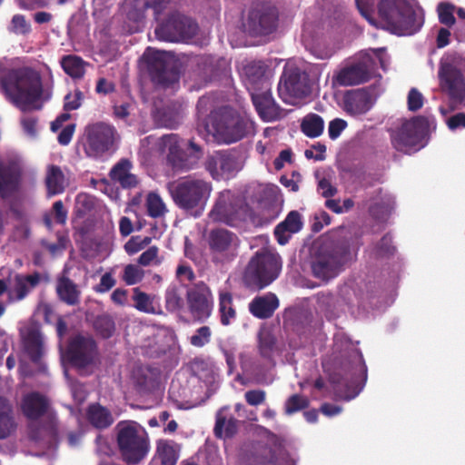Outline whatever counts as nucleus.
<instances>
[{
    "instance_id": "nucleus-24",
    "label": "nucleus",
    "mask_w": 465,
    "mask_h": 465,
    "mask_svg": "<svg viewBox=\"0 0 465 465\" xmlns=\"http://www.w3.org/2000/svg\"><path fill=\"white\" fill-rule=\"evenodd\" d=\"M133 381L136 390L141 393L154 391L160 384V371L151 366H136L133 371Z\"/></svg>"
},
{
    "instance_id": "nucleus-60",
    "label": "nucleus",
    "mask_w": 465,
    "mask_h": 465,
    "mask_svg": "<svg viewBox=\"0 0 465 465\" xmlns=\"http://www.w3.org/2000/svg\"><path fill=\"white\" fill-rule=\"evenodd\" d=\"M342 409H309L303 412V415L308 422L313 423L317 420L318 411L327 417H332L341 413Z\"/></svg>"
},
{
    "instance_id": "nucleus-6",
    "label": "nucleus",
    "mask_w": 465,
    "mask_h": 465,
    "mask_svg": "<svg viewBox=\"0 0 465 465\" xmlns=\"http://www.w3.org/2000/svg\"><path fill=\"white\" fill-rule=\"evenodd\" d=\"M435 124L433 116L418 115L405 121L400 128L391 134L393 148L398 152L411 154L426 144L431 125Z\"/></svg>"
},
{
    "instance_id": "nucleus-26",
    "label": "nucleus",
    "mask_w": 465,
    "mask_h": 465,
    "mask_svg": "<svg viewBox=\"0 0 465 465\" xmlns=\"http://www.w3.org/2000/svg\"><path fill=\"white\" fill-rule=\"evenodd\" d=\"M344 110L351 115H361L366 114L372 107L371 94L365 89H356L345 94Z\"/></svg>"
},
{
    "instance_id": "nucleus-56",
    "label": "nucleus",
    "mask_w": 465,
    "mask_h": 465,
    "mask_svg": "<svg viewBox=\"0 0 465 465\" xmlns=\"http://www.w3.org/2000/svg\"><path fill=\"white\" fill-rule=\"evenodd\" d=\"M395 247L392 245V237L386 233L376 244L375 255L377 257H389L393 255Z\"/></svg>"
},
{
    "instance_id": "nucleus-53",
    "label": "nucleus",
    "mask_w": 465,
    "mask_h": 465,
    "mask_svg": "<svg viewBox=\"0 0 465 465\" xmlns=\"http://www.w3.org/2000/svg\"><path fill=\"white\" fill-rule=\"evenodd\" d=\"M20 407H49L48 399L38 391L24 395Z\"/></svg>"
},
{
    "instance_id": "nucleus-51",
    "label": "nucleus",
    "mask_w": 465,
    "mask_h": 465,
    "mask_svg": "<svg viewBox=\"0 0 465 465\" xmlns=\"http://www.w3.org/2000/svg\"><path fill=\"white\" fill-rule=\"evenodd\" d=\"M132 167L133 164L131 161L123 158L111 169L109 173L110 178L113 181L119 183L124 176L131 173L130 171Z\"/></svg>"
},
{
    "instance_id": "nucleus-11",
    "label": "nucleus",
    "mask_w": 465,
    "mask_h": 465,
    "mask_svg": "<svg viewBox=\"0 0 465 465\" xmlns=\"http://www.w3.org/2000/svg\"><path fill=\"white\" fill-rule=\"evenodd\" d=\"M27 420L28 438L35 443L50 445L58 435L54 409H22Z\"/></svg>"
},
{
    "instance_id": "nucleus-63",
    "label": "nucleus",
    "mask_w": 465,
    "mask_h": 465,
    "mask_svg": "<svg viewBox=\"0 0 465 465\" xmlns=\"http://www.w3.org/2000/svg\"><path fill=\"white\" fill-rule=\"evenodd\" d=\"M21 125L24 132L31 137L36 135L38 118L36 116L25 115L21 118Z\"/></svg>"
},
{
    "instance_id": "nucleus-35",
    "label": "nucleus",
    "mask_w": 465,
    "mask_h": 465,
    "mask_svg": "<svg viewBox=\"0 0 465 465\" xmlns=\"http://www.w3.org/2000/svg\"><path fill=\"white\" fill-rule=\"evenodd\" d=\"M84 416L94 428L104 430L111 426L114 420L109 409H85Z\"/></svg>"
},
{
    "instance_id": "nucleus-58",
    "label": "nucleus",
    "mask_w": 465,
    "mask_h": 465,
    "mask_svg": "<svg viewBox=\"0 0 465 465\" xmlns=\"http://www.w3.org/2000/svg\"><path fill=\"white\" fill-rule=\"evenodd\" d=\"M151 242L150 237L141 238L139 236L132 237L124 245V250L128 254H134Z\"/></svg>"
},
{
    "instance_id": "nucleus-44",
    "label": "nucleus",
    "mask_w": 465,
    "mask_h": 465,
    "mask_svg": "<svg viewBox=\"0 0 465 465\" xmlns=\"http://www.w3.org/2000/svg\"><path fill=\"white\" fill-rule=\"evenodd\" d=\"M187 370L193 376L203 379L212 374L213 366L208 360L203 357H195L187 363Z\"/></svg>"
},
{
    "instance_id": "nucleus-18",
    "label": "nucleus",
    "mask_w": 465,
    "mask_h": 465,
    "mask_svg": "<svg viewBox=\"0 0 465 465\" xmlns=\"http://www.w3.org/2000/svg\"><path fill=\"white\" fill-rule=\"evenodd\" d=\"M148 74L151 81L162 88L177 84L180 73L176 66L165 60L164 53L155 51L147 56Z\"/></svg>"
},
{
    "instance_id": "nucleus-64",
    "label": "nucleus",
    "mask_w": 465,
    "mask_h": 465,
    "mask_svg": "<svg viewBox=\"0 0 465 465\" xmlns=\"http://www.w3.org/2000/svg\"><path fill=\"white\" fill-rule=\"evenodd\" d=\"M317 190L326 199L333 197L338 193V189L327 178H322L318 182Z\"/></svg>"
},
{
    "instance_id": "nucleus-50",
    "label": "nucleus",
    "mask_w": 465,
    "mask_h": 465,
    "mask_svg": "<svg viewBox=\"0 0 465 465\" xmlns=\"http://www.w3.org/2000/svg\"><path fill=\"white\" fill-rule=\"evenodd\" d=\"M454 9L455 6L449 3H440L438 5V14L439 20L442 25H445L449 27L455 25L456 26V19L454 17Z\"/></svg>"
},
{
    "instance_id": "nucleus-55",
    "label": "nucleus",
    "mask_w": 465,
    "mask_h": 465,
    "mask_svg": "<svg viewBox=\"0 0 465 465\" xmlns=\"http://www.w3.org/2000/svg\"><path fill=\"white\" fill-rule=\"evenodd\" d=\"M9 30L15 35H25L31 32V25L24 15L17 14L12 17Z\"/></svg>"
},
{
    "instance_id": "nucleus-21",
    "label": "nucleus",
    "mask_w": 465,
    "mask_h": 465,
    "mask_svg": "<svg viewBox=\"0 0 465 465\" xmlns=\"http://www.w3.org/2000/svg\"><path fill=\"white\" fill-rule=\"evenodd\" d=\"M371 78V70L365 62H357L341 68L333 77L340 86H351L366 83Z\"/></svg>"
},
{
    "instance_id": "nucleus-34",
    "label": "nucleus",
    "mask_w": 465,
    "mask_h": 465,
    "mask_svg": "<svg viewBox=\"0 0 465 465\" xmlns=\"http://www.w3.org/2000/svg\"><path fill=\"white\" fill-rule=\"evenodd\" d=\"M24 348L33 362H39L44 354V345L40 332L35 330L28 331L24 338Z\"/></svg>"
},
{
    "instance_id": "nucleus-62",
    "label": "nucleus",
    "mask_w": 465,
    "mask_h": 465,
    "mask_svg": "<svg viewBox=\"0 0 465 465\" xmlns=\"http://www.w3.org/2000/svg\"><path fill=\"white\" fill-rule=\"evenodd\" d=\"M347 127V122L341 118H335L329 123L328 134L331 140L337 139Z\"/></svg>"
},
{
    "instance_id": "nucleus-15",
    "label": "nucleus",
    "mask_w": 465,
    "mask_h": 465,
    "mask_svg": "<svg viewBox=\"0 0 465 465\" xmlns=\"http://www.w3.org/2000/svg\"><path fill=\"white\" fill-rule=\"evenodd\" d=\"M116 131L114 126L104 123H95L85 128L86 141L84 153L88 157L98 158L108 152L114 142Z\"/></svg>"
},
{
    "instance_id": "nucleus-27",
    "label": "nucleus",
    "mask_w": 465,
    "mask_h": 465,
    "mask_svg": "<svg viewBox=\"0 0 465 465\" xmlns=\"http://www.w3.org/2000/svg\"><path fill=\"white\" fill-rule=\"evenodd\" d=\"M267 66L263 62H251L243 67L248 89L252 92L267 89L270 83L265 76Z\"/></svg>"
},
{
    "instance_id": "nucleus-61",
    "label": "nucleus",
    "mask_w": 465,
    "mask_h": 465,
    "mask_svg": "<svg viewBox=\"0 0 465 465\" xmlns=\"http://www.w3.org/2000/svg\"><path fill=\"white\" fill-rule=\"evenodd\" d=\"M407 104L410 111L416 112L423 105V95L416 88H411L408 94Z\"/></svg>"
},
{
    "instance_id": "nucleus-52",
    "label": "nucleus",
    "mask_w": 465,
    "mask_h": 465,
    "mask_svg": "<svg viewBox=\"0 0 465 465\" xmlns=\"http://www.w3.org/2000/svg\"><path fill=\"white\" fill-rule=\"evenodd\" d=\"M143 278V272L139 266L134 264H128L124 267L122 275V280L127 285H134L140 282Z\"/></svg>"
},
{
    "instance_id": "nucleus-46",
    "label": "nucleus",
    "mask_w": 465,
    "mask_h": 465,
    "mask_svg": "<svg viewBox=\"0 0 465 465\" xmlns=\"http://www.w3.org/2000/svg\"><path fill=\"white\" fill-rule=\"evenodd\" d=\"M183 143L184 141L178 134H169L161 137L159 147L163 153H166V155H172L183 146Z\"/></svg>"
},
{
    "instance_id": "nucleus-38",
    "label": "nucleus",
    "mask_w": 465,
    "mask_h": 465,
    "mask_svg": "<svg viewBox=\"0 0 465 465\" xmlns=\"http://www.w3.org/2000/svg\"><path fill=\"white\" fill-rule=\"evenodd\" d=\"M219 312L221 323L227 326L236 318V310L233 307V298L230 292H220Z\"/></svg>"
},
{
    "instance_id": "nucleus-25",
    "label": "nucleus",
    "mask_w": 465,
    "mask_h": 465,
    "mask_svg": "<svg viewBox=\"0 0 465 465\" xmlns=\"http://www.w3.org/2000/svg\"><path fill=\"white\" fill-rule=\"evenodd\" d=\"M259 435L265 440L266 445H269V450L265 456L258 458L257 462L260 465H276V454L284 450L286 438L283 435L275 434L264 427L259 428Z\"/></svg>"
},
{
    "instance_id": "nucleus-5",
    "label": "nucleus",
    "mask_w": 465,
    "mask_h": 465,
    "mask_svg": "<svg viewBox=\"0 0 465 465\" xmlns=\"http://www.w3.org/2000/svg\"><path fill=\"white\" fill-rule=\"evenodd\" d=\"M173 203L186 212L203 210L213 190L212 183L203 179L187 176L168 186Z\"/></svg>"
},
{
    "instance_id": "nucleus-45",
    "label": "nucleus",
    "mask_w": 465,
    "mask_h": 465,
    "mask_svg": "<svg viewBox=\"0 0 465 465\" xmlns=\"http://www.w3.org/2000/svg\"><path fill=\"white\" fill-rule=\"evenodd\" d=\"M259 351L262 358L271 359L276 345V338L268 330L259 332Z\"/></svg>"
},
{
    "instance_id": "nucleus-48",
    "label": "nucleus",
    "mask_w": 465,
    "mask_h": 465,
    "mask_svg": "<svg viewBox=\"0 0 465 465\" xmlns=\"http://www.w3.org/2000/svg\"><path fill=\"white\" fill-rule=\"evenodd\" d=\"M166 159L172 168L176 171H189L193 168L183 146L176 153H172V155H166Z\"/></svg>"
},
{
    "instance_id": "nucleus-17",
    "label": "nucleus",
    "mask_w": 465,
    "mask_h": 465,
    "mask_svg": "<svg viewBox=\"0 0 465 465\" xmlns=\"http://www.w3.org/2000/svg\"><path fill=\"white\" fill-rule=\"evenodd\" d=\"M188 311L194 321L204 322L211 316L213 296L210 287L203 282L195 283L186 292Z\"/></svg>"
},
{
    "instance_id": "nucleus-8",
    "label": "nucleus",
    "mask_w": 465,
    "mask_h": 465,
    "mask_svg": "<svg viewBox=\"0 0 465 465\" xmlns=\"http://www.w3.org/2000/svg\"><path fill=\"white\" fill-rule=\"evenodd\" d=\"M282 264L277 255L266 250L257 252L250 260L243 273L246 287L262 290L275 281L281 272Z\"/></svg>"
},
{
    "instance_id": "nucleus-22",
    "label": "nucleus",
    "mask_w": 465,
    "mask_h": 465,
    "mask_svg": "<svg viewBox=\"0 0 465 465\" xmlns=\"http://www.w3.org/2000/svg\"><path fill=\"white\" fill-rule=\"evenodd\" d=\"M21 170L14 163H0V197L7 199L20 187Z\"/></svg>"
},
{
    "instance_id": "nucleus-7",
    "label": "nucleus",
    "mask_w": 465,
    "mask_h": 465,
    "mask_svg": "<svg viewBox=\"0 0 465 465\" xmlns=\"http://www.w3.org/2000/svg\"><path fill=\"white\" fill-rule=\"evenodd\" d=\"M209 132L219 143L230 144L253 134L255 130L254 123L248 117L223 111L211 115Z\"/></svg>"
},
{
    "instance_id": "nucleus-33",
    "label": "nucleus",
    "mask_w": 465,
    "mask_h": 465,
    "mask_svg": "<svg viewBox=\"0 0 465 465\" xmlns=\"http://www.w3.org/2000/svg\"><path fill=\"white\" fill-rule=\"evenodd\" d=\"M47 196L52 197L64 193L65 178L63 171L57 165H49L45 179Z\"/></svg>"
},
{
    "instance_id": "nucleus-29",
    "label": "nucleus",
    "mask_w": 465,
    "mask_h": 465,
    "mask_svg": "<svg viewBox=\"0 0 465 465\" xmlns=\"http://www.w3.org/2000/svg\"><path fill=\"white\" fill-rule=\"evenodd\" d=\"M238 237L226 229H215L210 232V248L219 253L234 252L238 246Z\"/></svg>"
},
{
    "instance_id": "nucleus-14",
    "label": "nucleus",
    "mask_w": 465,
    "mask_h": 465,
    "mask_svg": "<svg viewBox=\"0 0 465 465\" xmlns=\"http://www.w3.org/2000/svg\"><path fill=\"white\" fill-rule=\"evenodd\" d=\"M198 31V25L190 17L173 13L154 30L157 39L165 42H181L192 39Z\"/></svg>"
},
{
    "instance_id": "nucleus-16",
    "label": "nucleus",
    "mask_w": 465,
    "mask_h": 465,
    "mask_svg": "<svg viewBox=\"0 0 465 465\" xmlns=\"http://www.w3.org/2000/svg\"><path fill=\"white\" fill-rule=\"evenodd\" d=\"M97 355V343L92 336L77 334L69 340L66 357L73 366L85 368L94 362Z\"/></svg>"
},
{
    "instance_id": "nucleus-32",
    "label": "nucleus",
    "mask_w": 465,
    "mask_h": 465,
    "mask_svg": "<svg viewBox=\"0 0 465 465\" xmlns=\"http://www.w3.org/2000/svg\"><path fill=\"white\" fill-rule=\"evenodd\" d=\"M56 292L59 299L67 305H76L80 302V291L77 285L68 277L63 276L56 283Z\"/></svg>"
},
{
    "instance_id": "nucleus-47",
    "label": "nucleus",
    "mask_w": 465,
    "mask_h": 465,
    "mask_svg": "<svg viewBox=\"0 0 465 465\" xmlns=\"http://www.w3.org/2000/svg\"><path fill=\"white\" fill-rule=\"evenodd\" d=\"M147 213L150 217L158 218L166 213V207L160 195L150 193L146 198Z\"/></svg>"
},
{
    "instance_id": "nucleus-9",
    "label": "nucleus",
    "mask_w": 465,
    "mask_h": 465,
    "mask_svg": "<svg viewBox=\"0 0 465 465\" xmlns=\"http://www.w3.org/2000/svg\"><path fill=\"white\" fill-rule=\"evenodd\" d=\"M350 254V249L345 244H322L312 261V275L326 282L337 277L344 269Z\"/></svg>"
},
{
    "instance_id": "nucleus-49",
    "label": "nucleus",
    "mask_w": 465,
    "mask_h": 465,
    "mask_svg": "<svg viewBox=\"0 0 465 465\" xmlns=\"http://www.w3.org/2000/svg\"><path fill=\"white\" fill-rule=\"evenodd\" d=\"M133 300L134 302V307L143 312H153V307L150 296L140 291L139 288L134 289Z\"/></svg>"
},
{
    "instance_id": "nucleus-59",
    "label": "nucleus",
    "mask_w": 465,
    "mask_h": 465,
    "mask_svg": "<svg viewBox=\"0 0 465 465\" xmlns=\"http://www.w3.org/2000/svg\"><path fill=\"white\" fill-rule=\"evenodd\" d=\"M159 121L161 124L167 128H174L179 123V115L173 110L164 108L158 112Z\"/></svg>"
},
{
    "instance_id": "nucleus-31",
    "label": "nucleus",
    "mask_w": 465,
    "mask_h": 465,
    "mask_svg": "<svg viewBox=\"0 0 465 465\" xmlns=\"http://www.w3.org/2000/svg\"><path fill=\"white\" fill-rule=\"evenodd\" d=\"M41 275L38 272L32 274H16L14 280L12 293L15 294L17 301L24 300L32 290L39 285Z\"/></svg>"
},
{
    "instance_id": "nucleus-37",
    "label": "nucleus",
    "mask_w": 465,
    "mask_h": 465,
    "mask_svg": "<svg viewBox=\"0 0 465 465\" xmlns=\"http://www.w3.org/2000/svg\"><path fill=\"white\" fill-rule=\"evenodd\" d=\"M238 430V421L234 418L226 419L222 416L221 411L217 412L216 422L213 429L214 435L219 439L233 437Z\"/></svg>"
},
{
    "instance_id": "nucleus-10",
    "label": "nucleus",
    "mask_w": 465,
    "mask_h": 465,
    "mask_svg": "<svg viewBox=\"0 0 465 465\" xmlns=\"http://www.w3.org/2000/svg\"><path fill=\"white\" fill-rule=\"evenodd\" d=\"M341 381H335L337 395L343 400L354 399L362 391L368 378V369L362 353L359 350L350 352L344 364Z\"/></svg>"
},
{
    "instance_id": "nucleus-57",
    "label": "nucleus",
    "mask_w": 465,
    "mask_h": 465,
    "mask_svg": "<svg viewBox=\"0 0 465 465\" xmlns=\"http://www.w3.org/2000/svg\"><path fill=\"white\" fill-rule=\"evenodd\" d=\"M390 212L389 203L379 200L369 206V213L375 220L384 219Z\"/></svg>"
},
{
    "instance_id": "nucleus-36",
    "label": "nucleus",
    "mask_w": 465,
    "mask_h": 465,
    "mask_svg": "<svg viewBox=\"0 0 465 465\" xmlns=\"http://www.w3.org/2000/svg\"><path fill=\"white\" fill-rule=\"evenodd\" d=\"M214 72L215 68L211 57L203 56L199 58L196 64V69L193 72L194 80L197 82L198 88L211 82Z\"/></svg>"
},
{
    "instance_id": "nucleus-23",
    "label": "nucleus",
    "mask_w": 465,
    "mask_h": 465,
    "mask_svg": "<svg viewBox=\"0 0 465 465\" xmlns=\"http://www.w3.org/2000/svg\"><path fill=\"white\" fill-rule=\"evenodd\" d=\"M181 453V445L173 440L160 439L148 465H176Z\"/></svg>"
},
{
    "instance_id": "nucleus-42",
    "label": "nucleus",
    "mask_w": 465,
    "mask_h": 465,
    "mask_svg": "<svg viewBox=\"0 0 465 465\" xmlns=\"http://www.w3.org/2000/svg\"><path fill=\"white\" fill-rule=\"evenodd\" d=\"M85 63L84 60L76 55H65L61 60V66L63 70L73 78H81L84 76Z\"/></svg>"
},
{
    "instance_id": "nucleus-1",
    "label": "nucleus",
    "mask_w": 465,
    "mask_h": 465,
    "mask_svg": "<svg viewBox=\"0 0 465 465\" xmlns=\"http://www.w3.org/2000/svg\"><path fill=\"white\" fill-rule=\"evenodd\" d=\"M0 92L23 113L39 111L43 107L42 78L32 67L7 68L0 64Z\"/></svg>"
},
{
    "instance_id": "nucleus-41",
    "label": "nucleus",
    "mask_w": 465,
    "mask_h": 465,
    "mask_svg": "<svg viewBox=\"0 0 465 465\" xmlns=\"http://www.w3.org/2000/svg\"><path fill=\"white\" fill-rule=\"evenodd\" d=\"M323 119L316 114H308L301 124L302 132L310 138L320 136L323 132Z\"/></svg>"
},
{
    "instance_id": "nucleus-30",
    "label": "nucleus",
    "mask_w": 465,
    "mask_h": 465,
    "mask_svg": "<svg viewBox=\"0 0 465 465\" xmlns=\"http://www.w3.org/2000/svg\"><path fill=\"white\" fill-rule=\"evenodd\" d=\"M302 228L301 214L297 211L290 212L286 218L274 229V236L278 243L285 245L292 234L298 232Z\"/></svg>"
},
{
    "instance_id": "nucleus-54",
    "label": "nucleus",
    "mask_w": 465,
    "mask_h": 465,
    "mask_svg": "<svg viewBox=\"0 0 465 465\" xmlns=\"http://www.w3.org/2000/svg\"><path fill=\"white\" fill-rule=\"evenodd\" d=\"M212 331L209 326L198 328L194 334L190 337V343L197 348H202L211 341Z\"/></svg>"
},
{
    "instance_id": "nucleus-39",
    "label": "nucleus",
    "mask_w": 465,
    "mask_h": 465,
    "mask_svg": "<svg viewBox=\"0 0 465 465\" xmlns=\"http://www.w3.org/2000/svg\"><path fill=\"white\" fill-rule=\"evenodd\" d=\"M18 427V420L13 409H0V440L14 435Z\"/></svg>"
},
{
    "instance_id": "nucleus-12",
    "label": "nucleus",
    "mask_w": 465,
    "mask_h": 465,
    "mask_svg": "<svg viewBox=\"0 0 465 465\" xmlns=\"http://www.w3.org/2000/svg\"><path fill=\"white\" fill-rule=\"evenodd\" d=\"M312 93V82L308 73L294 64H287L278 84L281 99L292 104L293 99H302Z\"/></svg>"
},
{
    "instance_id": "nucleus-2",
    "label": "nucleus",
    "mask_w": 465,
    "mask_h": 465,
    "mask_svg": "<svg viewBox=\"0 0 465 465\" xmlns=\"http://www.w3.org/2000/svg\"><path fill=\"white\" fill-rule=\"evenodd\" d=\"M439 88L447 99L442 114L465 107V57L458 54L440 59L438 69Z\"/></svg>"
},
{
    "instance_id": "nucleus-4",
    "label": "nucleus",
    "mask_w": 465,
    "mask_h": 465,
    "mask_svg": "<svg viewBox=\"0 0 465 465\" xmlns=\"http://www.w3.org/2000/svg\"><path fill=\"white\" fill-rule=\"evenodd\" d=\"M116 441L122 460L127 464H138L150 450V440L145 430L135 421L123 420L116 425Z\"/></svg>"
},
{
    "instance_id": "nucleus-3",
    "label": "nucleus",
    "mask_w": 465,
    "mask_h": 465,
    "mask_svg": "<svg viewBox=\"0 0 465 465\" xmlns=\"http://www.w3.org/2000/svg\"><path fill=\"white\" fill-rule=\"evenodd\" d=\"M378 15L380 26L397 35H412L423 25V18L407 0H381Z\"/></svg>"
},
{
    "instance_id": "nucleus-28",
    "label": "nucleus",
    "mask_w": 465,
    "mask_h": 465,
    "mask_svg": "<svg viewBox=\"0 0 465 465\" xmlns=\"http://www.w3.org/2000/svg\"><path fill=\"white\" fill-rule=\"evenodd\" d=\"M279 300L272 292L254 297L249 303V312L261 320L271 318L279 307Z\"/></svg>"
},
{
    "instance_id": "nucleus-40",
    "label": "nucleus",
    "mask_w": 465,
    "mask_h": 465,
    "mask_svg": "<svg viewBox=\"0 0 465 465\" xmlns=\"http://www.w3.org/2000/svg\"><path fill=\"white\" fill-rule=\"evenodd\" d=\"M165 308L170 312L181 311L184 307L183 289L176 284L168 286L164 294Z\"/></svg>"
},
{
    "instance_id": "nucleus-19",
    "label": "nucleus",
    "mask_w": 465,
    "mask_h": 465,
    "mask_svg": "<svg viewBox=\"0 0 465 465\" xmlns=\"http://www.w3.org/2000/svg\"><path fill=\"white\" fill-rule=\"evenodd\" d=\"M204 167L214 180L230 178L242 169V163L234 153L215 151L207 155Z\"/></svg>"
},
{
    "instance_id": "nucleus-43",
    "label": "nucleus",
    "mask_w": 465,
    "mask_h": 465,
    "mask_svg": "<svg viewBox=\"0 0 465 465\" xmlns=\"http://www.w3.org/2000/svg\"><path fill=\"white\" fill-rule=\"evenodd\" d=\"M95 333L102 339H109L115 332V322L109 314L98 315L93 324Z\"/></svg>"
},
{
    "instance_id": "nucleus-20",
    "label": "nucleus",
    "mask_w": 465,
    "mask_h": 465,
    "mask_svg": "<svg viewBox=\"0 0 465 465\" xmlns=\"http://www.w3.org/2000/svg\"><path fill=\"white\" fill-rule=\"evenodd\" d=\"M251 96L258 115L264 122H274L282 117V109L273 99L270 86L252 92Z\"/></svg>"
},
{
    "instance_id": "nucleus-13",
    "label": "nucleus",
    "mask_w": 465,
    "mask_h": 465,
    "mask_svg": "<svg viewBox=\"0 0 465 465\" xmlns=\"http://www.w3.org/2000/svg\"><path fill=\"white\" fill-rule=\"evenodd\" d=\"M279 10L271 4L252 8L243 23L244 31L252 37H269L279 27Z\"/></svg>"
}]
</instances>
